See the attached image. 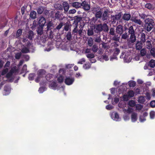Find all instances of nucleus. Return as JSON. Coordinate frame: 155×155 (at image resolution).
<instances>
[{
    "instance_id": "obj_50",
    "label": "nucleus",
    "mask_w": 155,
    "mask_h": 155,
    "mask_svg": "<svg viewBox=\"0 0 155 155\" xmlns=\"http://www.w3.org/2000/svg\"><path fill=\"white\" fill-rule=\"evenodd\" d=\"M146 8L149 9H153V7L151 4L147 3L145 5Z\"/></svg>"
},
{
    "instance_id": "obj_29",
    "label": "nucleus",
    "mask_w": 155,
    "mask_h": 155,
    "mask_svg": "<svg viewBox=\"0 0 155 155\" xmlns=\"http://www.w3.org/2000/svg\"><path fill=\"white\" fill-rule=\"evenodd\" d=\"M145 46L147 49H150L152 48V45L151 42L150 41H147L146 42Z\"/></svg>"
},
{
    "instance_id": "obj_56",
    "label": "nucleus",
    "mask_w": 155,
    "mask_h": 155,
    "mask_svg": "<svg viewBox=\"0 0 155 155\" xmlns=\"http://www.w3.org/2000/svg\"><path fill=\"white\" fill-rule=\"evenodd\" d=\"M120 52V50L118 48H116L114 51V54L115 56H117L118 55Z\"/></svg>"
},
{
    "instance_id": "obj_58",
    "label": "nucleus",
    "mask_w": 155,
    "mask_h": 155,
    "mask_svg": "<svg viewBox=\"0 0 155 155\" xmlns=\"http://www.w3.org/2000/svg\"><path fill=\"white\" fill-rule=\"evenodd\" d=\"M21 52L17 53L15 54V58L17 59H19L21 55Z\"/></svg>"
},
{
    "instance_id": "obj_35",
    "label": "nucleus",
    "mask_w": 155,
    "mask_h": 155,
    "mask_svg": "<svg viewBox=\"0 0 155 155\" xmlns=\"http://www.w3.org/2000/svg\"><path fill=\"white\" fill-rule=\"evenodd\" d=\"M128 31L129 34L130 35H132L135 34V32L134 30L133 26H130L128 28Z\"/></svg>"
},
{
    "instance_id": "obj_10",
    "label": "nucleus",
    "mask_w": 155,
    "mask_h": 155,
    "mask_svg": "<svg viewBox=\"0 0 155 155\" xmlns=\"http://www.w3.org/2000/svg\"><path fill=\"white\" fill-rule=\"evenodd\" d=\"M54 24L53 23L52 21H49L47 24V29L46 30V32L49 30H51V29H54Z\"/></svg>"
},
{
    "instance_id": "obj_33",
    "label": "nucleus",
    "mask_w": 155,
    "mask_h": 155,
    "mask_svg": "<svg viewBox=\"0 0 155 155\" xmlns=\"http://www.w3.org/2000/svg\"><path fill=\"white\" fill-rule=\"evenodd\" d=\"M94 40L92 38L90 37L87 40V45L90 47H91L93 45Z\"/></svg>"
},
{
    "instance_id": "obj_4",
    "label": "nucleus",
    "mask_w": 155,
    "mask_h": 155,
    "mask_svg": "<svg viewBox=\"0 0 155 155\" xmlns=\"http://www.w3.org/2000/svg\"><path fill=\"white\" fill-rule=\"evenodd\" d=\"M130 20L135 24L140 26L143 25V22L140 19H138V17L135 16H132L130 19Z\"/></svg>"
},
{
    "instance_id": "obj_45",
    "label": "nucleus",
    "mask_w": 155,
    "mask_h": 155,
    "mask_svg": "<svg viewBox=\"0 0 155 155\" xmlns=\"http://www.w3.org/2000/svg\"><path fill=\"white\" fill-rule=\"evenodd\" d=\"M145 101V99L144 97L140 96L139 97L138 102L140 103H143Z\"/></svg>"
},
{
    "instance_id": "obj_18",
    "label": "nucleus",
    "mask_w": 155,
    "mask_h": 155,
    "mask_svg": "<svg viewBox=\"0 0 155 155\" xmlns=\"http://www.w3.org/2000/svg\"><path fill=\"white\" fill-rule=\"evenodd\" d=\"M131 18V15L130 14L125 13L124 14L122 18L124 20L128 21L129 20H130Z\"/></svg>"
},
{
    "instance_id": "obj_31",
    "label": "nucleus",
    "mask_w": 155,
    "mask_h": 155,
    "mask_svg": "<svg viewBox=\"0 0 155 155\" xmlns=\"http://www.w3.org/2000/svg\"><path fill=\"white\" fill-rule=\"evenodd\" d=\"M100 45H102V48L104 49H108L110 48V46L109 45H107V43H104V42H102V43Z\"/></svg>"
},
{
    "instance_id": "obj_60",
    "label": "nucleus",
    "mask_w": 155,
    "mask_h": 155,
    "mask_svg": "<svg viewBox=\"0 0 155 155\" xmlns=\"http://www.w3.org/2000/svg\"><path fill=\"white\" fill-rule=\"evenodd\" d=\"M75 27L74 28V29L72 31V33L73 34H74L75 33H78V25H75Z\"/></svg>"
},
{
    "instance_id": "obj_12",
    "label": "nucleus",
    "mask_w": 155,
    "mask_h": 155,
    "mask_svg": "<svg viewBox=\"0 0 155 155\" xmlns=\"http://www.w3.org/2000/svg\"><path fill=\"white\" fill-rule=\"evenodd\" d=\"M136 40V37L135 34L130 35V38L128 39V41L131 43H134Z\"/></svg>"
},
{
    "instance_id": "obj_54",
    "label": "nucleus",
    "mask_w": 155,
    "mask_h": 155,
    "mask_svg": "<svg viewBox=\"0 0 155 155\" xmlns=\"http://www.w3.org/2000/svg\"><path fill=\"white\" fill-rule=\"evenodd\" d=\"M45 77L47 81H49L53 77V75L51 74H48L46 75Z\"/></svg>"
},
{
    "instance_id": "obj_14",
    "label": "nucleus",
    "mask_w": 155,
    "mask_h": 155,
    "mask_svg": "<svg viewBox=\"0 0 155 155\" xmlns=\"http://www.w3.org/2000/svg\"><path fill=\"white\" fill-rule=\"evenodd\" d=\"M81 6L83 7V8L86 10L87 11L90 8V5L85 1L81 3Z\"/></svg>"
},
{
    "instance_id": "obj_59",
    "label": "nucleus",
    "mask_w": 155,
    "mask_h": 155,
    "mask_svg": "<svg viewBox=\"0 0 155 155\" xmlns=\"http://www.w3.org/2000/svg\"><path fill=\"white\" fill-rule=\"evenodd\" d=\"M11 90V88L9 86H5L4 88V91L6 92L9 93Z\"/></svg>"
},
{
    "instance_id": "obj_9",
    "label": "nucleus",
    "mask_w": 155,
    "mask_h": 155,
    "mask_svg": "<svg viewBox=\"0 0 155 155\" xmlns=\"http://www.w3.org/2000/svg\"><path fill=\"white\" fill-rule=\"evenodd\" d=\"M18 72V70L15 68H14L11 69V70L7 73L6 77L7 78L11 77L13 74H15Z\"/></svg>"
},
{
    "instance_id": "obj_55",
    "label": "nucleus",
    "mask_w": 155,
    "mask_h": 155,
    "mask_svg": "<svg viewBox=\"0 0 155 155\" xmlns=\"http://www.w3.org/2000/svg\"><path fill=\"white\" fill-rule=\"evenodd\" d=\"M128 105L130 107H133L135 106V102L133 100L130 101L128 102Z\"/></svg>"
},
{
    "instance_id": "obj_34",
    "label": "nucleus",
    "mask_w": 155,
    "mask_h": 155,
    "mask_svg": "<svg viewBox=\"0 0 155 155\" xmlns=\"http://www.w3.org/2000/svg\"><path fill=\"white\" fill-rule=\"evenodd\" d=\"M112 118L116 121H117L119 119V116L117 113H114L111 115Z\"/></svg>"
},
{
    "instance_id": "obj_37",
    "label": "nucleus",
    "mask_w": 155,
    "mask_h": 155,
    "mask_svg": "<svg viewBox=\"0 0 155 155\" xmlns=\"http://www.w3.org/2000/svg\"><path fill=\"white\" fill-rule=\"evenodd\" d=\"M91 50L94 53H96L98 50V46L97 44H95L92 46Z\"/></svg>"
},
{
    "instance_id": "obj_24",
    "label": "nucleus",
    "mask_w": 155,
    "mask_h": 155,
    "mask_svg": "<svg viewBox=\"0 0 155 155\" xmlns=\"http://www.w3.org/2000/svg\"><path fill=\"white\" fill-rule=\"evenodd\" d=\"M94 26L91 27L90 28H89L87 31V34L88 36H92L94 35Z\"/></svg>"
},
{
    "instance_id": "obj_22",
    "label": "nucleus",
    "mask_w": 155,
    "mask_h": 155,
    "mask_svg": "<svg viewBox=\"0 0 155 155\" xmlns=\"http://www.w3.org/2000/svg\"><path fill=\"white\" fill-rule=\"evenodd\" d=\"M74 18L75 20L74 23V24L75 25H78V22H80L82 21L83 18L79 16H76L74 17Z\"/></svg>"
},
{
    "instance_id": "obj_63",
    "label": "nucleus",
    "mask_w": 155,
    "mask_h": 155,
    "mask_svg": "<svg viewBox=\"0 0 155 155\" xmlns=\"http://www.w3.org/2000/svg\"><path fill=\"white\" fill-rule=\"evenodd\" d=\"M101 58L102 59L106 61H108L109 60L108 56L105 54L102 55Z\"/></svg>"
},
{
    "instance_id": "obj_52",
    "label": "nucleus",
    "mask_w": 155,
    "mask_h": 155,
    "mask_svg": "<svg viewBox=\"0 0 155 155\" xmlns=\"http://www.w3.org/2000/svg\"><path fill=\"white\" fill-rule=\"evenodd\" d=\"M86 56L88 58H93L95 57V55L93 53L88 54L86 55Z\"/></svg>"
},
{
    "instance_id": "obj_39",
    "label": "nucleus",
    "mask_w": 155,
    "mask_h": 155,
    "mask_svg": "<svg viewBox=\"0 0 155 155\" xmlns=\"http://www.w3.org/2000/svg\"><path fill=\"white\" fill-rule=\"evenodd\" d=\"M140 41L144 43L146 41V35L144 33H142L141 34V37L140 39Z\"/></svg>"
},
{
    "instance_id": "obj_6",
    "label": "nucleus",
    "mask_w": 155,
    "mask_h": 155,
    "mask_svg": "<svg viewBox=\"0 0 155 155\" xmlns=\"http://www.w3.org/2000/svg\"><path fill=\"white\" fill-rule=\"evenodd\" d=\"M108 12V10L106 9L103 12V13H102V16L101 18V20L103 21H106L109 18Z\"/></svg>"
},
{
    "instance_id": "obj_26",
    "label": "nucleus",
    "mask_w": 155,
    "mask_h": 155,
    "mask_svg": "<svg viewBox=\"0 0 155 155\" xmlns=\"http://www.w3.org/2000/svg\"><path fill=\"white\" fill-rule=\"evenodd\" d=\"M71 5L74 8H80L81 6V3L78 2H74L71 3Z\"/></svg>"
},
{
    "instance_id": "obj_57",
    "label": "nucleus",
    "mask_w": 155,
    "mask_h": 155,
    "mask_svg": "<svg viewBox=\"0 0 155 155\" xmlns=\"http://www.w3.org/2000/svg\"><path fill=\"white\" fill-rule=\"evenodd\" d=\"M122 13L121 12H119L117 14L114 15L117 19V20L120 19L121 17Z\"/></svg>"
},
{
    "instance_id": "obj_2",
    "label": "nucleus",
    "mask_w": 155,
    "mask_h": 155,
    "mask_svg": "<svg viewBox=\"0 0 155 155\" xmlns=\"http://www.w3.org/2000/svg\"><path fill=\"white\" fill-rule=\"evenodd\" d=\"M145 29L148 32H150L152 29L154 24V21L151 18H146L144 21Z\"/></svg>"
},
{
    "instance_id": "obj_42",
    "label": "nucleus",
    "mask_w": 155,
    "mask_h": 155,
    "mask_svg": "<svg viewBox=\"0 0 155 155\" xmlns=\"http://www.w3.org/2000/svg\"><path fill=\"white\" fill-rule=\"evenodd\" d=\"M149 66L151 68H154L155 66V60H151L148 63Z\"/></svg>"
},
{
    "instance_id": "obj_62",
    "label": "nucleus",
    "mask_w": 155,
    "mask_h": 155,
    "mask_svg": "<svg viewBox=\"0 0 155 155\" xmlns=\"http://www.w3.org/2000/svg\"><path fill=\"white\" fill-rule=\"evenodd\" d=\"M128 95L130 97H132L134 96V93L133 91H130L128 92Z\"/></svg>"
},
{
    "instance_id": "obj_44",
    "label": "nucleus",
    "mask_w": 155,
    "mask_h": 155,
    "mask_svg": "<svg viewBox=\"0 0 155 155\" xmlns=\"http://www.w3.org/2000/svg\"><path fill=\"white\" fill-rule=\"evenodd\" d=\"M63 23L62 22H60L58 25L56 27V28L54 29V31H55L56 30H58V31L62 28L63 26Z\"/></svg>"
},
{
    "instance_id": "obj_43",
    "label": "nucleus",
    "mask_w": 155,
    "mask_h": 155,
    "mask_svg": "<svg viewBox=\"0 0 155 155\" xmlns=\"http://www.w3.org/2000/svg\"><path fill=\"white\" fill-rule=\"evenodd\" d=\"M140 50V55L143 57L146 55L147 53L146 49L143 48L142 49H141Z\"/></svg>"
},
{
    "instance_id": "obj_46",
    "label": "nucleus",
    "mask_w": 155,
    "mask_h": 155,
    "mask_svg": "<svg viewBox=\"0 0 155 155\" xmlns=\"http://www.w3.org/2000/svg\"><path fill=\"white\" fill-rule=\"evenodd\" d=\"M121 36V39L124 40L126 39L128 37V35L127 33L126 32L124 34L122 33Z\"/></svg>"
},
{
    "instance_id": "obj_17",
    "label": "nucleus",
    "mask_w": 155,
    "mask_h": 155,
    "mask_svg": "<svg viewBox=\"0 0 155 155\" xmlns=\"http://www.w3.org/2000/svg\"><path fill=\"white\" fill-rule=\"evenodd\" d=\"M142 43L139 41H137L135 45V48L137 50H140L142 49L143 47Z\"/></svg>"
},
{
    "instance_id": "obj_13",
    "label": "nucleus",
    "mask_w": 155,
    "mask_h": 155,
    "mask_svg": "<svg viewBox=\"0 0 155 155\" xmlns=\"http://www.w3.org/2000/svg\"><path fill=\"white\" fill-rule=\"evenodd\" d=\"M63 9L64 11V13L68 12L69 8V6L68 3L67 2H63L62 3Z\"/></svg>"
},
{
    "instance_id": "obj_28",
    "label": "nucleus",
    "mask_w": 155,
    "mask_h": 155,
    "mask_svg": "<svg viewBox=\"0 0 155 155\" xmlns=\"http://www.w3.org/2000/svg\"><path fill=\"white\" fill-rule=\"evenodd\" d=\"M46 73V71L44 69L39 70L38 71V75L41 77H42Z\"/></svg>"
},
{
    "instance_id": "obj_48",
    "label": "nucleus",
    "mask_w": 155,
    "mask_h": 155,
    "mask_svg": "<svg viewBox=\"0 0 155 155\" xmlns=\"http://www.w3.org/2000/svg\"><path fill=\"white\" fill-rule=\"evenodd\" d=\"M150 54L153 57H155V48H153L151 49L150 51Z\"/></svg>"
},
{
    "instance_id": "obj_38",
    "label": "nucleus",
    "mask_w": 155,
    "mask_h": 155,
    "mask_svg": "<svg viewBox=\"0 0 155 155\" xmlns=\"http://www.w3.org/2000/svg\"><path fill=\"white\" fill-rule=\"evenodd\" d=\"M21 52L23 53H27L30 52V50L27 47L24 46L21 50Z\"/></svg>"
},
{
    "instance_id": "obj_16",
    "label": "nucleus",
    "mask_w": 155,
    "mask_h": 155,
    "mask_svg": "<svg viewBox=\"0 0 155 155\" xmlns=\"http://www.w3.org/2000/svg\"><path fill=\"white\" fill-rule=\"evenodd\" d=\"M129 53L127 52H125L124 58V62H128L130 61L131 58H130V57H129Z\"/></svg>"
},
{
    "instance_id": "obj_20",
    "label": "nucleus",
    "mask_w": 155,
    "mask_h": 155,
    "mask_svg": "<svg viewBox=\"0 0 155 155\" xmlns=\"http://www.w3.org/2000/svg\"><path fill=\"white\" fill-rule=\"evenodd\" d=\"M34 34L33 31L31 30L29 31L27 34V38H28L30 40H32L33 38L34 37Z\"/></svg>"
},
{
    "instance_id": "obj_25",
    "label": "nucleus",
    "mask_w": 155,
    "mask_h": 155,
    "mask_svg": "<svg viewBox=\"0 0 155 155\" xmlns=\"http://www.w3.org/2000/svg\"><path fill=\"white\" fill-rule=\"evenodd\" d=\"M85 25V24L84 22L82 23H81L80 24V29L78 30V33L80 36H81L82 35V31L83 29V27Z\"/></svg>"
},
{
    "instance_id": "obj_53",
    "label": "nucleus",
    "mask_w": 155,
    "mask_h": 155,
    "mask_svg": "<svg viewBox=\"0 0 155 155\" xmlns=\"http://www.w3.org/2000/svg\"><path fill=\"white\" fill-rule=\"evenodd\" d=\"M128 84L130 87H134L136 85V83L134 81H129L128 82Z\"/></svg>"
},
{
    "instance_id": "obj_61",
    "label": "nucleus",
    "mask_w": 155,
    "mask_h": 155,
    "mask_svg": "<svg viewBox=\"0 0 155 155\" xmlns=\"http://www.w3.org/2000/svg\"><path fill=\"white\" fill-rule=\"evenodd\" d=\"M91 65L89 63L85 64L83 65L84 68L85 69H88L91 68Z\"/></svg>"
},
{
    "instance_id": "obj_49",
    "label": "nucleus",
    "mask_w": 155,
    "mask_h": 155,
    "mask_svg": "<svg viewBox=\"0 0 155 155\" xmlns=\"http://www.w3.org/2000/svg\"><path fill=\"white\" fill-rule=\"evenodd\" d=\"M111 22L112 24H114L116 22L117 19L114 15H111Z\"/></svg>"
},
{
    "instance_id": "obj_11",
    "label": "nucleus",
    "mask_w": 155,
    "mask_h": 155,
    "mask_svg": "<svg viewBox=\"0 0 155 155\" xmlns=\"http://www.w3.org/2000/svg\"><path fill=\"white\" fill-rule=\"evenodd\" d=\"M74 78H67L64 81L65 83L68 85L71 84L74 81Z\"/></svg>"
},
{
    "instance_id": "obj_27",
    "label": "nucleus",
    "mask_w": 155,
    "mask_h": 155,
    "mask_svg": "<svg viewBox=\"0 0 155 155\" xmlns=\"http://www.w3.org/2000/svg\"><path fill=\"white\" fill-rule=\"evenodd\" d=\"M45 7L42 6L38 7L37 9V13L38 14L41 15L42 13L45 10Z\"/></svg>"
},
{
    "instance_id": "obj_64",
    "label": "nucleus",
    "mask_w": 155,
    "mask_h": 155,
    "mask_svg": "<svg viewBox=\"0 0 155 155\" xmlns=\"http://www.w3.org/2000/svg\"><path fill=\"white\" fill-rule=\"evenodd\" d=\"M22 30L21 29H18L17 32L16 36L17 37H19L21 36L22 34Z\"/></svg>"
},
{
    "instance_id": "obj_5",
    "label": "nucleus",
    "mask_w": 155,
    "mask_h": 155,
    "mask_svg": "<svg viewBox=\"0 0 155 155\" xmlns=\"http://www.w3.org/2000/svg\"><path fill=\"white\" fill-rule=\"evenodd\" d=\"M116 33L120 36L124 31L123 26L121 25H118L116 28Z\"/></svg>"
},
{
    "instance_id": "obj_47",
    "label": "nucleus",
    "mask_w": 155,
    "mask_h": 155,
    "mask_svg": "<svg viewBox=\"0 0 155 155\" xmlns=\"http://www.w3.org/2000/svg\"><path fill=\"white\" fill-rule=\"evenodd\" d=\"M143 107V106L140 104H137L136 106V109L138 111L142 110Z\"/></svg>"
},
{
    "instance_id": "obj_30",
    "label": "nucleus",
    "mask_w": 155,
    "mask_h": 155,
    "mask_svg": "<svg viewBox=\"0 0 155 155\" xmlns=\"http://www.w3.org/2000/svg\"><path fill=\"white\" fill-rule=\"evenodd\" d=\"M131 119L133 122L136 121L137 120V114L135 113H133L131 115Z\"/></svg>"
},
{
    "instance_id": "obj_8",
    "label": "nucleus",
    "mask_w": 155,
    "mask_h": 155,
    "mask_svg": "<svg viewBox=\"0 0 155 155\" xmlns=\"http://www.w3.org/2000/svg\"><path fill=\"white\" fill-rule=\"evenodd\" d=\"M63 15V14L61 13L59 11H57L55 13L54 17L53 16L51 15V17L52 18H54L55 19H57L59 20H62L63 19V18H61L62 16Z\"/></svg>"
},
{
    "instance_id": "obj_21",
    "label": "nucleus",
    "mask_w": 155,
    "mask_h": 155,
    "mask_svg": "<svg viewBox=\"0 0 155 155\" xmlns=\"http://www.w3.org/2000/svg\"><path fill=\"white\" fill-rule=\"evenodd\" d=\"M44 26L39 25L37 28V33L38 35H41L43 33V28Z\"/></svg>"
},
{
    "instance_id": "obj_3",
    "label": "nucleus",
    "mask_w": 155,
    "mask_h": 155,
    "mask_svg": "<svg viewBox=\"0 0 155 155\" xmlns=\"http://www.w3.org/2000/svg\"><path fill=\"white\" fill-rule=\"evenodd\" d=\"M109 34L110 35L113 36L111 38V40L116 41H119L120 36L118 35L117 34L116 31L114 28H110V31Z\"/></svg>"
},
{
    "instance_id": "obj_19",
    "label": "nucleus",
    "mask_w": 155,
    "mask_h": 155,
    "mask_svg": "<svg viewBox=\"0 0 155 155\" xmlns=\"http://www.w3.org/2000/svg\"><path fill=\"white\" fill-rule=\"evenodd\" d=\"M148 115V113L146 112H144L143 115L140 116V121L141 122H143L146 120L145 117Z\"/></svg>"
},
{
    "instance_id": "obj_40",
    "label": "nucleus",
    "mask_w": 155,
    "mask_h": 155,
    "mask_svg": "<svg viewBox=\"0 0 155 155\" xmlns=\"http://www.w3.org/2000/svg\"><path fill=\"white\" fill-rule=\"evenodd\" d=\"M100 35L98 37H97L95 38L94 39V41L95 42L97 43L101 44L100 43L101 42L102 43V40L101 38V35Z\"/></svg>"
},
{
    "instance_id": "obj_36",
    "label": "nucleus",
    "mask_w": 155,
    "mask_h": 155,
    "mask_svg": "<svg viewBox=\"0 0 155 155\" xmlns=\"http://www.w3.org/2000/svg\"><path fill=\"white\" fill-rule=\"evenodd\" d=\"M49 87L52 89H55L57 87L56 83L55 81L51 82L49 84Z\"/></svg>"
},
{
    "instance_id": "obj_7",
    "label": "nucleus",
    "mask_w": 155,
    "mask_h": 155,
    "mask_svg": "<svg viewBox=\"0 0 155 155\" xmlns=\"http://www.w3.org/2000/svg\"><path fill=\"white\" fill-rule=\"evenodd\" d=\"M98 11V12L94 14L95 18H93L92 19V21L94 23H95L97 21V19L101 18L102 16V12L101 9Z\"/></svg>"
},
{
    "instance_id": "obj_1",
    "label": "nucleus",
    "mask_w": 155,
    "mask_h": 155,
    "mask_svg": "<svg viewBox=\"0 0 155 155\" xmlns=\"http://www.w3.org/2000/svg\"><path fill=\"white\" fill-rule=\"evenodd\" d=\"M93 26L94 32L98 35H100V33L102 31L107 32L109 31V27L106 23L97 24L95 22Z\"/></svg>"
},
{
    "instance_id": "obj_23",
    "label": "nucleus",
    "mask_w": 155,
    "mask_h": 155,
    "mask_svg": "<svg viewBox=\"0 0 155 155\" xmlns=\"http://www.w3.org/2000/svg\"><path fill=\"white\" fill-rule=\"evenodd\" d=\"M29 15L31 18L33 19H35L37 18V13L35 11L32 10L30 12Z\"/></svg>"
},
{
    "instance_id": "obj_51",
    "label": "nucleus",
    "mask_w": 155,
    "mask_h": 155,
    "mask_svg": "<svg viewBox=\"0 0 155 155\" xmlns=\"http://www.w3.org/2000/svg\"><path fill=\"white\" fill-rule=\"evenodd\" d=\"M66 38L69 41L71 40V35L70 32H68L66 35Z\"/></svg>"
},
{
    "instance_id": "obj_32",
    "label": "nucleus",
    "mask_w": 155,
    "mask_h": 155,
    "mask_svg": "<svg viewBox=\"0 0 155 155\" xmlns=\"http://www.w3.org/2000/svg\"><path fill=\"white\" fill-rule=\"evenodd\" d=\"M55 9L60 10H63V7L62 5L59 4H55L54 6Z\"/></svg>"
},
{
    "instance_id": "obj_15",
    "label": "nucleus",
    "mask_w": 155,
    "mask_h": 155,
    "mask_svg": "<svg viewBox=\"0 0 155 155\" xmlns=\"http://www.w3.org/2000/svg\"><path fill=\"white\" fill-rule=\"evenodd\" d=\"M46 20L44 17L41 16L39 18L38 23L39 24V25L44 26Z\"/></svg>"
},
{
    "instance_id": "obj_41",
    "label": "nucleus",
    "mask_w": 155,
    "mask_h": 155,
    "mask_svg": "<svg viewBox=\"0 0 155 155\" xmlns=\"http://www.w3.org/2000/svg\"><path fill=\"white\" fill-rule=\"evenodd\" d=\"M101 8L99 7H93L92 9V13L94 14L98 12V11H100L101 10Z\"/></svg>"
}]
</instances>
